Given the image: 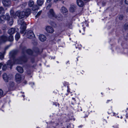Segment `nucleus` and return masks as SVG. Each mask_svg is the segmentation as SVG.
<instances>
[{"label": "nucleus", "mask_w": 128, "mask_h": 128, "mask_svg": "<svg viewBox=\"0 0 128 128\" xmlns=\"http://www.w3.org/2000/svg\"><path fill=\"white\" fill-rule=\"evenodd\" d=\"M30 10L28 9L26 10L25 12L22 11L20 12H17L16 14L15 15L18 16V17L20 18H22L24 17L25 16H28L30 14Z\"/></svg>", "instance_id": "f257e3e1"}, {"label": "nucleus", "mask_w": 128, "mask_h": 128, "mask_svg": "<svg viewBox=\"0 0 128 128\" xmlns=\"http://www.w3.org/2000/svg\"><path fill=\"white\" fill-rule=\"evenodd\" d=\"M18 23L19 24L21 25L20 32L21 33H24L26 28V24L23 20L22 21L21 20H18Z\"/></svg>", "instance_id": "f03ea898"}, {"label": "nucleus", "mask_w": 128, "mask_h": 128, "mask_svg": "<svg viewBox=\"0 0 128 128\" xmlns=\"http://www.w3.org/2000/svg\"><path fill=\"white\" fill-rule=\"evenodd\" d=\"M0 19V22L1 23H3L4 22L5 20H8L10 19V17L8 14H6L5 15L1 16Z\"/></svg>", "instance_id": "7ed1b4c3"}, {"label": "nucleus", "mask_w": 128, "mask_h": 128, "mask_svg": "<svg viewBox=\"0 0 128 128\" xmlns=\"http://www.w3.org/2000/svg\"><path fill=\"white\" fill-rule=\"evenodd\" d=\"M27 37L29 38H34V35L32 31L30 30L28 31L26 34Z\"/></svg>", "instance_id": "20e7f679"}, {"label": "nucleus", "mask_w": 128, "mask_h": 128, "mask_svg": "<svg viewBox=\"0 0 128 128\" xmlns=\"http://www.w3.org/2000/svg\"><path fill=\"white\" fill-rule=\"evenodd\" d=\"M15 80L16 82L20 83L21 81L22 78L20 74H17L15 76Z\"/></svg>", "instance_id": "39448f33"}, {"label": "nucleus", "mask_w": 128, "mask_h": 128, "mask_svg": "<svg viewBox=\"0 0 128 128\" xmlns=\"http://www.w3.org/2000/svg\"><path fill=\"white\" fill-rule=\"evenodd\" d=\"M10 76V75H7L6 73H4L3 75V78L5 82H8Z\"/></svg>", "instance_id": "423d86ee"}, {"label": "nucleus", "mask_w": 128, "mask_h": 128, "mask_svg": "<svg viewBox=\"0 0 128 128\" xmlns=\"http://www.w3.org/2000/svg\"><path fill=\"white\" fill-rule=\"evenodd\" d=\"M46 30L48 32L50 33H52L54 31L53 28L50 26H47L46 28Z\"/></svg>", "instance_id": "0eeeda50"}, {"label": "nucleus", "mask_w": 128, "mask_h": 128, "mask_svg": "<svg viewBox=\"0 0 128 128\" xmlns=\"http://www.w3.org/2000/svg\"><path fill=\"white\" fill-rule=\"evenodd\" d=\"M2 3L4 6H8L10 4V2L9 0H3Z\"/></svg>", "instance_id": "6e6552de"}, {"label": "nucleus", "mask_w": 128, "mask_h": 128, "mask_svg": "<svg viewBox=\"0 0 128 128\" xmlns=\"http://www.w3.org/2000/svg\"><path fill=\"white\" fill-rule=\"evenodd\" d=\"M40 40L42 42H44L46 40L45 36L43 35L40 34L39 36Z\"/></svg>", "instance_id": "1a4fd4ad"}, {"label": "nucleus", "mask_w": 128, "mask_h": 128, "mask_svg": "<svg viewBox=\"0 0 128 128\" xmlns=\"http://www.w3.org/2000/svg\"><path fill=\"white\" fill-rule=\"evenodd\" d=\"M14 83L12 82H10L8 85V87L11 90H13L14 89Z\"/></svg>", "instance_id": "9d476101"}, {"label": "nucleus", "mask_w": 128, "mask_h": 128, "mask_svg": "<svg viewBox=\"0 0 128 128\" xmlns=\"http://www.w3.org/2000/svg\"><path fill=\"white\" fill-rule=\"evenodd\" d=\"M77 3L78 5L81 7H82L84 4L82 0H77Z\"/></svg>", "instance_id": "9b49d317"}, {"label": "nucleus", "mask_w": 128, "mask_h": 128, "mask_svg": "<svg viewBox=\"0 0 128 128\" xmlns=\"http://www.w3.org/2000/svg\"><path fill=\"white\" fill-rule=\"evenodd\" d=\"M48 14L49 16L50 17H51L52 16H55V14L52 9H50V10L49 12L48 13Z\"/></svg>", "instance_id": "f8f14e48"}, {"label": "nucleus", "mask_w": 128, "mask_h": 128, "mask_svg": "<svg viewBox=\"0 0 128 128\" xmlns=\"http://www.w3.org/2000/svg\"><path fill=\"white\" fill-rule=\"evenodd\" d=\"M7 40L6 37V36H4L1 37L0 41L1 42H3L6 41Z\"/></svg>", "instance_id": "ddd939ff"}, {"label": "nucleus", "mask_w": 128, "mask_h": 128, "mask_svg": "<svg viewBox=\"0 0 128 128\" xmlns=\"http://www.w3.org/2000/svg\"><path fill=\"white\" fill-rule=\"evenodd\" d=\"M15 29L14 28H10L8 31V33L10 34H14L15 32Z\"/></svg>", "instance_id": "4468645a"}, {"label": "nucleus", "mask_w": 128, "mask_h": 128, "mask_svg": "<svg viewBox=\"0 0 128 128\" xmlns=\"http://www.w3.org/2000/svg\"><path fill=\"white\" fill-rule=\"evenodd\" d=\"M60 11L63 14L66 13L68 12L67 9L64 7H62L61 8Z\"/></svg>", "instance_id": "2eb2a0df"}, {"label": "nucleus", "mask_w": 128, "mask_h": 128, "mask_svg": "<svg viewBox=\"0 0 128 128\" xmlns=\"http://www.w3.org/2000/svg\"><path fill=\"white\" fill-rule=\"evenodd\" d=\"M16 69L18 72L20 73H22L23 72V70L22 68L20 66H17Z\"/></svg>", "instance_id": "dca6fc26"}, {"label": "nucleus", "mask_w": 128, "mask_h": 128, "mask_svg": "<svg viewBox=\"0 0 128 128\" xmlns=\"http://www.w3.org/2000/svg\"><path fill=\"white\" fill-rule=\"evenodd\" d=\"M37 2L38 5L41 6L43 4L44 0H37Z\"/></svg>", "instance_id": "f3484780"}, {"label": "nucleus", "mask_w": 128, "mask_h": 128, "mask_svg": "<svg viewBox=\"0 0 128 128\" xmlns=\"http://www.w3.org/2000/svg\"><path fill=\"white\" fill-rule=\"evenodd\" d=\"M4 13V10L3 8L2 7H0V13L3 14Z\"/></svg>", "instance_id": "a211bd4d"}, {"label": "nucleus", "mask_w": 128, "mask_h": 128, "mask_svg": "<svg viewBox=\"0 0 128 128\" xmlns=\"http://www.w3.org/2000/svg\"><path fill=\"white\" fill-rule=\"evenodd\" d=\"M15 39L17 40L20 37V34L18 33H17L15 36Z\"/></svg>", "instance_id": "6ab92c4d"}, {"label": "nucleus", "mask_w": 128, "mask_h": 128, "mask_svg": "<svg viewBox=\"0 0 128 128\" xmlns=\"http://www.w3.org/2000/svg\"><path fill=\"white\" fill-rule=\"evenodd\" d=\"M34 4V2L32 1H30L28 2V5L30 7H32Z\"/></svg>", "instance_id": "aec40b11"}, {"label": "nucleus", "mask_w": 128, "mask_h": 128, "mask_svg": "<svg viewBox=\"0 0 128 128\" xmlns=\"http://www.w3.org/2000/svg\"><path fill=\"white\" fill-rule=\"evenodd\" d=\"M14 40L13 36H10L9 37L8 40L10 41H12Z\"/></svg>", "instance_id": "412c9836"}, {"label": "nucleus", "mask_w": 128, "mask_h": 128, "mask_svg": "<svg viewBox=\"0 0 128 128\" xmlns=\"http://www.w3.org/2000/svg\"><path fill=\"white\" fill-rule=\"evenodd\" d=\"M14 64H20L21 63L20 62V60L17 59L14 60Z\"/></svg>", "instance_id": "4be33fe9"}, {"label": "nucleus", "mask_w": 128, "mask_h": 128, "mask_svg": "<svg viewBox=\"0 0 128 128\" xmlns=\"http://www.w3.org/2000/svg\"><path fill=\"white\" fill-rule=\"evenodd\" d=\"M4 96V92L3 90L0 89V96Z\"/></svg>", "instance_id": "5701e85b"}, {"label": "nucleus", "mask_w": 128, "mask_h": 128, "mask_svg": "<svg viewBox=\"0 0 128 128\" xmlns=\"http://www.w3.org/2000/svg\"><path fill=\"white\" fill-rule=\"evenodd\" d=\"M42 12V11L41 10L39 11L37 14L36 15V17H38L41 14Z\"/></svg>", "instance_id": "b1692460"}, {"label": "nucleus", "mask_w": 128, "mask_h": 128, "mask_svg": "<svg viewBox=\"0 0 128 128\" xmlns=\"http://www.w3.org/2000/svg\"><path fill=\"white\" fill-rule=\"evenodd\" d=\"M10 13L11 16H12L14 18H15V17L14 16V11L12 10H11L10 11Z\"/></svg>", "instance_id": "393cba45"}, {"label": "nucleus", "mask_w": 128, "mask_h": 128, "mask_svg": "<svg viewBox=\"0 0 128 128\" xmlns=\"http://www.w3.org/2000/svg\"><path fill=\"white\" fill-rule=\"evenodd\" d=\"M4 58V54L0 52V59L2 60Z\"/></svg>", "instance_id": "a878e982"}, {"label": "nucleus", "mask_w": 128, "mask_h": 128, "mask_svg": "<svg viewBox=\"0 0 128 128\" xmlns=\"http://www.w3.org/2000/svg\"><path fill=\"white\" fill-rule=\"evenodd\" d=\"M11 64H12L10 63V61H8V64L7 65V66L8 67L9 66H10V67Z\"/></svg>", "instance_id": "bb28decb"}, {"label": "nucleus", "mask_w": 128, "mask_h": 128, "mask_svg": "<svg viewBox=\"0 0 128 128\" xmlns=\"http://www.w3.org/2000/svg\"><path fill=\"white\" fill-rule=\"evenodd\" d=\"M7 67V66H6V65H5L4 66L3 68H2V69L4 70H6V68Z\"/></svg>", "instance_id": "cd10ccee"}, {"label": "nucleus", "mask_w": 128, "mask_h": 128, "mask_svg": "<svg viewBox=\"0 0 128 128\" xmlns=\"http://www.w3.org/2000/svg\"><path fill=\"white\" fill-rule=\"evenodd\" d=\"M10 21V22L9 23L10 25H12V24L13 23V21H12V19Z\"/></svg>", "instance_id": "c85d7f7f"}, {"label": "nucleus", "mask_w": 128, "mask_h": 128, "mask_svg": "<svg viewBox=\"0 0 128 128\" xmlns=\"http://www.w3.org/2000/svg\"><path fill=\"white\" fill-rule=\"evenodd\" d=\"M51 6V5L49 4L46 7V8L47 9H49Z\"/></svg>", "instance_id": "c756f323"}, {"label": "nucleus", "mask_w": 128, "mask_h": 128, "mask_svg": "<svg viewBox=\"0 0 128 128\" xmlns=\"http://www.w3.org/2000/svg\"><path fill=\"white\" fill-rule=\"evenodd\" d=\"M125 2L126 4H128V0H125Z\"/></svg>", "instance_id": "7c9ffc66"}, {"label": "nucleus", "mask_w": 128, "mask_h": 128, "mask_svg": "<svg viewBox=\"0 0 128 128\" xmlns=\"http://www.w3.org/2000/svg\"><path fill=\"white\" fill-rule=\"evenodd\" d=\"M70 11L73 12L74 11V10L73 9H72V8H70Z\"/></svg>", "instance_id": "2f4dec72"}, {"label": "nucleus", "mask_w": 128, "mask_h": 128, "mask_svg": "<svg viewBox=\"0 0 128 128\" xmlns=\"http://www.w3.org/2000/svg\"><path fill=\"white\" fill-rule=\"evenodd\" d=\"M28 50L30 52V53H28L29 54H30L32 53V51L30 50Z\"/></svg>", "instance_id": "473e14b6"}, {"label": "nucleus", "mask_w": 128, "mask_h": 128, "mask_svg": "<svg viewBox=\"0 0 128 128\" xmlns=\"http://www.w3.org/2000/svg\"><path fill=\"white\" fill-rule=\"evenodd\" d=\"M2 65V63H0V69L1 68V66Z\"/></svg>", "instance_id": "72a5a7b5"}, {"label": "nucleus", "mask_w": 128, "mask_h": 128, "mask_svg": "<svg viewBox=\"0 0 128 128\" xmlns=\"http://www.w3.org/2000/svg\"><path fill=\"white\" fill-rule=\"evenodd\" d=\"M52 0H47V2H50Z\"/></svg>", "instance_id": "f704fd0d"}, {"label": "nucleus", "mask_w": 128, "mask_h": 128, "mask_svg": "<svg viewBox=\"0 0 128 128\" xmlns=\"http://www.w3.org/2000/svg\"><path fill=\"white\" fill-rule=\"evenodd\" d=\"M122 118V116H120V118H121V119Z\"/></svg>", "instance_id": "c9c22d12"}, {"label": "nucleus", "mask_w": 128, "mask_h": 128, "mask_svg": "<svg viewBox=\"0 0 128 128\" xmlns=\"http://www.w3.org/2000/svg\"><path fill=\"white\" fill-rule=\"evenodd\" d=\"M113 115L114 116L115 115H114L115 114V113H113Z\"/></svg>", "instance_id": "e433bc0d"}, {"label": "nucleus", "mask_w": 128, "mask_h": 128, "mask_svg": "<svg viewBox=\"0 0 128 128\" xmlns=\"http://www.w3.org/2000/svg\"><path fill=\"white\" fill-rule=\"evenodd\" d=\"M22 96H23L24 97V95H23Z\"/></svg>", "instance_id": "4c0bfd02"}, {"label": "nucleus", "mask_w": 128, "mask_h": 128, "mask_svg": "<svg viewBox=\"0 0 128 128\" xmlns=\"http://www.w3.org/2000/svg\"><path fill=\"white\" fill-rule=\"evenodd\" d=\"M33 84H34V83H32Z\"/></svg>", "instance_id": "58836bf2"}, {"label": "nucleus", "mask_w": 128, "mask_h": 128, "mask_svg": "<svg viewBox=\"0 0 128 128\" xmlns=\"http://www.w3.org/2000/svg\"><path fill=\"white\" fill-rule=\"evenodd\" d=\"M118 118H119V116H118Z\"/></svg>", "instance_id": "ea45409f"}, {"label": "nucleus", "mask_w": 128, "mask_h": 128, "mask_svg": "<svg viewBox=\"0 0 128 128\" xmlns=\"http://www.w3.org/2000/svg\"><path fill=\"white\" fill-rule=\"evenodd\" d=\"M119 18L120 19V17Z\"/></svg>", "instance_id": "a19ab883"}, {"label": "nucleus", "mask_w": 128, "mask_h": 128, "mask_svg": "<svg viewBox=\"0 0 128 128\" xmlns=\"http://www.w3.org/2000/svg\"><path fill=\"white\" fill-rule=\"evenodd\" d=\"M11 53H10V55Z\"/></svg>", "instance_id": "79ce46f5"}]
</instances>
